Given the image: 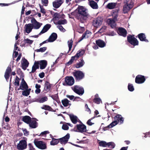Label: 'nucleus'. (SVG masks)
Returning <instances> with one entry per match:
<instances>
[{"label":"nucleus","instance_id":"ddd939ff","mask_svg":"<svg viewBox=\"0 0 150 150\" xmlns=\"http://www.w3.org/2000/svg\"><path fill=\"white\" fill-rule=\"evenodd\" d=\"M65 82L67 85L71 86L74 84V80L72 76H67L65 77Z\"/></svg>","mask_w":150,"mask_h":150},{"label":"nucleus","instance_id":"39448f33","mask_svg":"<svg viewBox=\"0 0 150 150\" xmlns=\"http://www.w3.org/2000/svg\"><path fill=\"white\" fill-rule=\"evenodd\" d=\"M127 40L128 42L134 46L138 45L139 42L134 37V35H129L127 36Z\"/></svg>","mask_w":150,"mask_h":150},{"label":"nucleus","instance_id":"e433bc0d","mask_svg":"<svg viewBox=\"0 0 150 150\" xmlns=\"http://www.w3.org/2000/svg\"><path fill=\"white\" fill-rule=\"evenodd\" d=\"M69 117L73 123L74 124L76 123L77 122V117L76 116H74L73 115H69Z\"/></svg>","mask_w":150,"mask_h":150},{"label":"nucleus","instance_id":"bb28decb","mask_svg":"<svg viewBox=\"0 0 150 150\" xmlns=\"http://www.w3.org/2000/svg\"><path fill=\"white\" fill-rule=\"evenodd\" d=\"M40 63V69H45L47 65V62L45 60L38 61Z\"/></svg>","mask_w":150,"mask_h":150},{"label":"nucleus","instance_id":"0eeeda50","mask_svg":"<svg viewBox=\"0 0 150 150\" xmlns=\"http://www.w3.org/2000/svg\"><path fill=\"white\" fill-rule=\"evenodd\" d=\"M99 146L103 147H110L111 149L114 148L115 146V144L113 142H110L107 143L106 142L104 141H101L98 143Z\"/></svg>","mask_w":150,"mask_h":150},{"label":"nucleus","instance_id":"ea45409f","mask_svg":"<svg viewBox=\"0 0 150 150\" xmlns=\"http://www.w3.org/2000/svg\"><path fill=\"white\" fill-rule=\"evenodd\" d=\"M70 102V101L66 98L62 100V103L63 105L65 107H67L68 105L69 102Z\"/></svg>","mask_w":150,"mask_h":150},{"label":"nucleus","instance_id":"412c9836","mask_svg":"<svg viewBox=\"0 0 150 150\" xmlns=\"http://www.w3.org/2000/svg\"><path fill=\"white\" fill-rule=\"evenodd\" d=\"M69 138L70 134H69L68 133L65 136L59 139L60 140V142L61 144H62L63 143L66 144L68 141Z\"/></svg>","mask_w":150,"mask_h":150},{"label":"nucleus","instance_id":"4d7b16f0","mask_svg":"<svg viewBox=\"0 0 150 150\" xmlns=\"http://www.w3.org/2000/svg\"><path fill=\"white\" fill-rule=\"evenodd\" d=\"M50 133V132L48 131H44L43 132H42L39 135V136H43L45 135H46L47 134H49Z\"/></svg>","mask_w":150,"mask_h":150},{"label":"nucleus","instance_id":"680f3d73","mask_svg":"<svg viewBox=\"0 0 150 150\" xmlns=\"http://www.w3.org/2000/svg\"><path fill=\"white\" fill-rule=\"evenodd\" d=\"M85 107L86 109V111L88 112H89L90 113H91V110L88 108V105L87 104H85Z\"/></svg>","mask_w":150,"mask_h":150},{"label":"nucleus","instance_id":"3c124183","mask_svg":"<svg viewBox=\"0 0 150 150\" xmlns=\"http://www.w3.org/2000/svg\"><path fill=\"white\" fill-rule=\"evenodd\" d=\"M24 91L22 92V95L23 96H27L30 93L28 92V91L26 89H25Z\"/></svg>","mask_w":150,"mask_h":150},{"label":"nucleus","instance_id":"dca6fc26","mask_svg":"<svg viewBox=\"0 0 150 150\" xmlns=\"http://www.w3.org/2000/svg\"><path fill=\"white\" fill-rule=\"evenodd\" d=\"M34 99L35 100H30L29 101V103H31L34 102H37L40 103H43L47 101L48 100V98L47 97L45 96L40 99L35 98Z\"/></svg>","mask_w":150,"mask_h":150},{"label":"nucleus","instance_id":"9d476101","mask_svg":"<svg viewBox=\"0 0 150 150\" xmlns=\"http://www.w3.org/2000/svg\"><path fill=\"white\" fill-rule=\"evenodd\" d=\"M146 79L145 76L141 75H137L135 78V82L138 84H141L144 83Z\"/></svg>","mask_w":150,"mask_h":150},{"label":"nucleus","instance_id":"79ce46f5","mask_svg":"<svg viewBox=\"0 0 150 150\" xmlns=\"http://www.w3.org/2000/svg\"><path fill=\"white\" fill-rule=\"evenodd\" d=\"M59 142L58 139L53 138H52V140L50 142V143L51 145H54L57 144Z\"/></svg>","mask_w":150,"mask_h":150},{"label":"nucleus","instance_id":"09e8293b","mask_svg":"<svg viewBox=\"0 0 150 150\" xmlns=\"http://www.w3.org/2000/svg\"><path fill=\"white\" fill-rule=\"evenodd\" d=\"M128 90L130 91H133L134 90V88L132 84L129 83L128 86Z\"/></svg>","mask_w":150,"mask_h":150},{"label":"nucleus","instance_id":"4be33fe9","mask_svg":"<svg viewBox=\"0 0 150 150\" xmlns=\"http://www.w3.org/2000/svg\"><path fill=\"white\" fill-rule=\"evenodd\" d=\"M25 32L27 33H29L32 30L33 28V25L32 24H26L25 25Z\"/></svg>","mask_w":150,"mask_h":150},{"label":"nucleus","instance_id":"b1692460","mask_svg":"<svg viewBox=\"0 0 150 150\" xmlns=\"http://www.w3.org/2000/svg\"><path fill=\"white\" fill-rule=\"evenodd\" d=\"M63 3L62 0H56L53 2V7L55 8H59Z\"/></svg>","mask_w":150,"mask_h":150},{"label":"nucleus","instance_id":"c756f323","mask_svg":"<svg viewBox=\"0 0 150 150\" xmlns=\"http://www.w3.org/2000/svg\"><path fill=\"white\" fill-rule=\"evenodd\" d=\"M40 63L39 62L35 61L34 62V64L32 67V70L31 72L34 73L35 72L37 69L39 68V64Z\"/></svg>","mask_w":150,"mask_h":150},{"label":"nucleus","instance_id":"473e14b6","mask_svg":"<svg viewBox=\"0 0 150 150\" xmlns=\"http://www.w3.org/2000/svg\"><path fill=\"white\" fill-rule=\"evenodd\" d=\"M31 118L30 117L26 115L23 117L22 120L27 124H28L31 122Z\"/></svg>","mask_w":150,"mask_h":150},{"label":"nucleus","instance_id":"49530a36","mask_svg":"<svg viewBox=\"0 0 150 150\" xmlns=\"http://www.w3.org/2000/svg\"><path fill=\"white\" fill-rule=\"evenodd\" d=\"M47 49V48L46 47H41L39 49H36L35 50V51L39 52H45Z\"/></svg>","mask_w":150,"mask_h":150},{"label":"nucleus","instance_id":"4c0bfd02","mask_svg":"<svg viewBox=\"0 0 150 150\" xmlns=\"http://www.w3.org/2000/svg\"><path fill=\"white\" fill-rule=\"evenodd\" d=\"M41 109L50 111H54L53 109L50 106L47 105H44L41 108Z\"/></svg>","mask_w":150,"mask_h":150},{"label":"nucleus","instance_id":"f3484780","mask_svg":"<svg viewBox=\"0 0 150 150\" xmlns=\"http://www.w3.org/2000/svg\"><path fill=\"white\" fill-rule=\"evenodd\" d=\"M117 33L119 35L122 36L124 37H126L127 36V30L124 28H119L118 29Z\"/></svg>","mask_w":150,"mask_h":150},{"label":"nucleus","instance_id":"aec40b11","mask_svg":"<svg viewBox=\"0 0 150 150\" xmlns=\"http://www.w3.org/2000/svg\"><path fill=\"white\" fill-rule=\"evenodd\" d=\"M91 34V33L88 30H86L85 32L84 33L82 36L80 37L78 41V42H80L84 38H88Z\"/></svg>","mask_w":150,"mask_h":150},{"label":"nucleus","instance_id":"6e6552de","mask_svg":"<svg viewBox=\"0 0 150 150\" xmlns=\"http://www.w3.org/2000/svg\"><path fill=\"white\" fill-rule=\"evenodd\" d=\"M72 88L75 93L80 96L83 95L84 93L83 88L79 86L75 85Z\"/></svg>","mask_w":150,"mask_h":150},{"label":"nucleus","instance_id":"774afa93","mask_svg":"<svg viewBox=\"0 0 150 150\" xmlns=\"http://www.w3.org/2000/svg\"><path fill=\"white\" fill-rule=\"evenodd\" d=\"M67 97L69 98L70 100H72L74 99V96L73 95H67L66 96Z\"/></svg>","mask_w":150,"mask_h":150},{"label":"nucleus","instance_id":"7c9ffc66","mask_svg":"<svg viewBox=\"0 0 150 150\" xmlns=\"http://www.w3.org/2000/svg\"><path fill=\"white\" fill-rule=\"evenodd\" d=\"M116 21L112 19L109 18L107 20V23L109 25H110L112 28L114 27L115 26V22Z\"/></svg>","mask_w":150,"mask_h":150},{"label":"nucleus","instance_id":"6e6d98bb","mask_svg":"<svg viewBox=\"0 0 150 150\" xmlns=\"http://www.w3.org/2000/svg\"><path fill=\"white\" fill-rule=\"evenodd\" d=\"M106 27L105 26L102 27L98 31V32L100 33H102L105 31V30L106 29Z\"/></svg>","mask_w":150,"mask_h":150},{"label":"nucleus","instance_id":"72a5a7b5","mask_svg":"<svg viewBox=\"0 0 150 150\" xmlns=\"http://www.w3.org/2000/svg\"><path fill=\"white\" fill-rule=\"evenodd\" d=\"M52 84L47 81H46L44 84V89L45 91H48L50 90Z\"/></svg>","mask_w":150,"mask_h":150},{"label":"nucleus","instance_id":"2f4dec72","mask_svg":"<svg viewBox=\"0 0 150 150\" xmlns=\"http://www.w3.org/2000/svg\"><path fill=\"white\" fill-rule=\"evenodd\" d=\"M89 5L93 9H97L98 8V6L97 3L94 1L92 0L89 1Z\"/></svg>","mask_w":150,"mask_h":150},{"label":"nucleus","instance_id":"338daca9","mask_svg":"<svg viewBox=\"0 0 150 150\" xmlns=\"http://www.w3.org/2000/svg\"><path fill=\"white\" fill-rule=\"evenodd\" d=\"M19 80H15V81L14 82V85L16 86H18L19 85Z\"/></svg>","mask_w":150,"mask_h":150},{"label":"nucleus","instance_id":"f704fd0d","mask_svg":"<svg viewBox=\"0 0 150 150\" xmlns=\"http://www.w3.org/2000/svg\"><path fill=\"white\" fill-rule=\"evenodd\" d=\"M85 62L83 59V57L80 59V61L78 63L75 64V67L76 68H79L82 67L84 64Z\"/></svg>","mask_w":150,"mask_h":150},{"label":"nucleus","instance_id":"69168bd1","mask_svg":"<svg viewBox=\"0 0 150 150\" xmlns=\"http://www.w3.org/2000/svg\"><path fill=\"white\" fill-rule=\"evenodd\" d=\"M42 1L45 6H47V5L48 3V0H42Z\"/></svg>","mask_w":150,"mask_h":150},{"label":"nucleus","instance_id":"6ab92c4d","mask_svg":"<svg viewBox=\"0 0 150 150\" xmlns=\"http://www.w3.org/2000/svg\"><path fill=\"white\" fill-rule=\"evenodd\" d=\"M136 37H138L141 41H144L146 42H149L148 40L146 39V36L144 33H139Z\"/></svg>","mask_w":150,"mask_h":150},{"label":"nucleus","instance_id":"c03bdc74","mask_svg":"<svg viewBox=\"0 0 150 150\" xmlns=\"http://www.w3.org/2000/svg\"><path fill=\"white\" fill-rule=\"evenodd\" d=\"M73 42L72 39H71L68 41L69 49L68 52H67V53H68L71 50V48L72 47L73 45Z\"/></svg>","mask_w":150,"mask_h":150},{"label":"nucleus","instance_id":"f03ea898","mask_svg":"<svg viewBox=\"0 0 150 150\" xmlns=\"http://www.w3.org/2000/svg\"><path fill=\"white\" fill-rule=\"evenodd\" d=\"M72 74L76 81H79L85 77L84 74L81 70H75Z\"/></svg>","mask_w":150,"mask_h":150},{"label":"nucleus","instance_id":"4468645a","mask_svg":"<svg viewBox=\"0 0 150 150\" xmlns=\"http://www.w3.org/2000/svg\"><path fill=\"white\" fill-rule=\"evenodd\" d=\"M11 71V65H9L6 69L4 75V77L7 81H8L10 77V74Z\"/></svg>","mask_w":150,"mask_h":150},{"label":"nucleus","instance_id":"603ef678","mask_svg":"<svg viewBox=\"0 0 150 150\" xmlns=\"http://www.w3.org/2000/svg\"><path fill=\"white\" fill-rule=\"evenodd\" d=\"M24 42L25 43H28L31 45L33 43V41L31 40L28 38H27L24 40Z\"/></svg>","mask_w":150,"mask_h":150},{"label":"nucleus","instance_id":"de8ad7c7","mask_svg":"<svg viewBox=\"0 0 150 150\" xmlns=\"http://www.w3.org/2000/svg\"><path fill=\"white\" fill-rule=\"evenodd\" d=\"M61 18L59 13L56 12L54 13L53 15L54 19L56 20L57 19H59Z\"/></svg>","mask_w":150,"mask_h":150},{"label":"nucleus","instance_id":"423d86ee","mask_svg":"<svg viewBox=\"0 0 150 150\" xmlns=\"http://www.w3.org/2000/svg\"><path fill=\"white\" fill-rule=\"evenodd\" d=\"M34 143L35 146L39 149L43 150L47 148L46 143L43 141L35 140Z\"/></svg>","mask_w":150,"mask_h":150},{"label":"nucleus","instance_id":"864d4df0","mask_svg":"<svg viewBox=\"0 0 150 150\" xmlns=\"http://www.w3.org/2000/svg\"><path fill=\"white\" fill-rule=\"evenodd\" d=\"M21 84V86H22V88H23L24 90L28 88V86L26 83Z\"/></svg>","mask_w":150,"mask_h":150},{"label":"nucleus","instance_id":"393cba45","mask_svg":"<svg viewBox=\"0 0 150 150\" xmlns=\"http://www.w3.org/2000/svg\"><path fill=\"white\" fill-rule=\"evenodd\" d=\"M57 35L56 33H52L49 37L47 42H52L54 41L57 38Z\"/></svg>","mask_w":150,"mask_h":150},{"label":"nucleus","instance_id":"2eb2a0df","mask_svg":"<svg viewBox=\"0 0 150 150\" xmlns=\"http://www.w3.org/2000/svg\"><path fill=\"white\" fill-rule=\"evenodd\" d=\"M31 22L33 23V28L36 29L39 28L42 25V23L38 22L34 18L31 20Z\"/></svg>","mask_w":150,"mask_h":150},{"label":"nucleus","instance_id":"052dcab7","mask_svg":"<svg viewBox=\"0 0 150 150\" xmlns=\"http://www.w3.org/2000/svg\"><path fill=\"white\" fill-rule=\"evenodd\" d=\"M94 117H93L91 118V119H89L87 122V124L89 126H91L94 123H92L91 122V121L92 120Z\"/></svg>","mask_w":150,"mask_h":150},{"label":"nucleus","instance_id":"a878e982","mask_svg":"<svg viewBox=\"0 0 150 150\" xmlns=\"http://www.w3.org/2000/svg\"><path fill=\"white\" fill-rule=\"evenodd\" d=\"M80 57L78 55V54H76V55L74 56L71 57V59L67 63H66V65L67 66H69V65L71 64L74 60H77Z\"/></svg>","mask_w":150,"mask_h":150},{"label":"nucleus","instance_id":"a18cd8bd","mask_svg":"<svg viewBox=\"0 0 150 150\" xmlns=\"http://www.w3.org/2000/svg\"><path fill=\"white\" fill-rule=\"evenodd\" d=\"M93 102L97 104H99L101 102H102V101L99 98L95 97L93 100Z\"/></svg>","mask_w":150,"mask_h":150},{"label":"nucleus","instance_id":"bf43d9fd","mask_svg":"<svg viewBox=\"0 0 150 150\" xmlns=\"http://www.w3.org/2000/svg\"><path fill=\"white\" fill-rule=\"evenodd\" d=\"M62 128L64 130H67L69 129V127L67 125L63 124L62 127Z\"/></svg>","mask_w":150,"mask_h":150},{"label":"nucleus","instance_id":"37998d69","mask_svg":"<svg viewBox=\"0 0 150 150\" xmlns=\"http://www.w3.org/2000/svg\"><path fill=\"white\" fill-rule=\"evenodd\" d=\"M67 20L65 19H64L63 20H60L58 21L57 23V24L60 25H64L67 24Z\"/></svg>","mask_w":150,"mask_h":150},{"label":"nucleus","instance_id":"a211bd4d","mask_svg":"<svg viewBox=\"0 0 150 150\" xmlns=\"http://www.w3.org/2000/svg\"><path fill=\"white\" fill-rule=\"evenodd\" d=\"M132 7L133 6L132 4L126 3L123 6V11L124 13H127Z\"/></svg>","mask_w":150,"mask_h":150},{"label":"nucleus","instance_id":"7ed1b4c3","mask_svg":"<svg viewBox=\"0 0 150 150\" xmlns=\"http://www.w3.org/2000/svg\"><path fill=\"white\" fill-rule=\"evenodd\" d=\"M114 119L115 120L110 124L112 127L117 125L119 122L122 124L124 121L123 118L119 114H117L114 117Z\"/></svg>","mask_w":150,"mask_h":150},{"label":"nucleus","instance_id":"cd10ccee","mask_svg":"<svg viewBox=\"0 0 150 150\" xmlns=\"http://www.w3.org/2000/svg\"><path fill=\"white\" fill-rule=\"evenodd\" d=\"M96 45L100 47H103L106 45L105 42L103 40L100 39L96 40Z\"/></svg>","mask_w":150,"mask_h":150},{"label":"nucleus","instance_id":"5701e85b","mask_svg":"<svg viewBox=\"0 0 150 150\" xmlns=\"http://www.w3.org/2000/svg\"><path fill=\"white\" fill-rule=\"evenodd\" d=\"M51 25L50 24H47L43 27L42 30L39 33V35H41L47 32L51 28Z\"/></svg>","mask_w":150,"mask_h":150},{"label":"nucleus","instance_id":"9b49d317","mask_svg":"<svg viewBox=\"0 0 150 150\" xmlns=\"http://www.w3.org/2000/svg\"><path fill=\"white\" fill-rule=\"evenodd\" d=\"M103 22L102 19L100 17H98L93 20V25L95 27H98L102 24Z\"/></svg>","mask_w":150,"mask_h":150},{"label":"nucleus","instance_id":"5fc2aeb1","mask_svg":"<svg viewBox=\"0 0 150 150\" xmlns=\"http://www.w3.org/2000/svg\"><path fill=\"white\" fill-rule=\"evenodd\" d=\"M57 27L62 32H64L66 31L65 29L61 25H57Z\"/></svg>","mask_w":150,"mask_h":150},{"label":"nucleus","instance_id":"1a4fd4ad","mask_svg":"<svg viewBox=\"0 0 150 150\" xmlns=\"http://www.w3.org/2000/svg\"><path fill=\"white\" fill-rule=\"evenodd\" d=\"M27 144L25 140H22L19 142V143L17 144V148L19 150H22L27 148Z\"/></svg>","mask_w":150,"mask_h":150},{"label":"nucleus","instance_id":"58836bf2","mask_svg":"<svg viewBox=\"0 0 150 150\" xmlns=\"http://www.w3.org/2000/svg\"><path fill=\"white\" fill-rule=\"evenodd\" d=\"M53 100H55L58 103H60L59 100V99L58 96V94L57 93L54 95L50 96Z\"/></svg>","mask_w":150,"mask_h":150},{"label":"nucleus","instance_id":"c9c22d12","mask_svg":"<svg viewBox=\"0 0 150 150\" xmlns=\"http://www.w3.org/2000/svg\"><path fill=\"white\" fill-rule=\"evenodd\" d=\"M118 10H114L112 11V19L117 21V18L118 16Z\"/></svg>","mask_w":150,"mask_h":150},{"label":"nucleus","instance_id":"20e7f679","mask_svg":"<svg viewBox=\"0 0 150 150\" xmlns=\"http://www.w3.org/2000/svg\"><path fill=\"white\" fill-rule=\"evenodd\" d=\"M74 129L75 132L83 133L86 132V126L81 123V124L77 125L74 127Z\"/></svg>","mask_w":150,"mask_h":150},{"label":"nucleus","instance_id":"c85d7f7f","mask_svg":"<svg viewBox=\"0 0 150 150\" xmlns=\"http://www.w3.org/2000/svg\"><path fill=\"white\" fill-rule=\"evenodd\" d=\"M23 62L22 63V68L24 70H25L28 67L29 63L27 60L25 58L23 59Z\"/></svg>","mask_w":150,"mask_h":150},{"label":"nucleus","instance_id":"0e129e2a","mask_svg":"<svg viewBox=\"0 0 150 150\" xmlns=\"http://www.w3.org/2000/svg\"><path fill=\"white\" fill-rule=\"evenodd\" d=\"M28 146L29 147L30 150H35V149L31 143H29L28 144Z\"/></svg>","mask_w":150,"mask_h":150},{"label":"nucleus","instance_id":"f8f14e48","mask_svg":"<svg viewBox=\"0 0 150 150\" xmlns=\"http://www.w3.org/2000/svg\"><path fill=\"white\" fill-rule=\"evenodd\" d=\"M38 120L36 118H33L31 120V122L28 124L29 126L31 128H35L38 126V123L36 122Z\"/></svg>","mask_w":150,"mask_h":150},{"label":"nucleus","instance_id":"13d9d810","mask_svg":"<svg viewBox=\"0 0 150 150\" xmlns=\"http://www.w3.org/2000/svg\"><path fill=\"white\" fill-rule=\"evenodd\" d=\"M40 12L42 13L45 14L46 13V10L43 7V6H40Z\"/></svg>","mask_w":150,"mask_h":150},{"label":"nucleus","instance_id":"a19ab883","mask_svg":"<svg viewBox=\"0 0 150 150\" xmlns=\"http://www.w3.org/2000/svg\"><path fill=\"white\" fill-rule=\"evenodd\" d=\"M116 4L114 3H109L107 5V8L110 9L114 8Z\"/></svg>","mask_w":150,"mask_h":150},{"label":"nucleus","instance_id":"8fccbe9b","mask_svg":"<svg viewBox=\"0 0 150 150\" xmlns=\"http://www.w3.org/2000/svg\"><path fill=\"white\" fill-rule=\"evenodd\" d=\"M85 53V51L84 50H79L76 54H78V55L80 57L82 56Z\"/></svg>","mask_w":150,"mask_h":150},{"label":"nucleus","instance_id":"e2e57ef3","mask_svg":"<svg viewBox=\"0 0 150 150\" xmlns=\"http://www.w3.org/2000/svg\"><path fill=\"white\" fill-rule=\"evenodd\" d=\"M112 127H111V126L110 125H108L107 126L103 127V129L104 131H106L108 130V129H110V128H111Z\"/></svg>","mask_w":150,"mask_h":150},{"label":"nucleus","instance_id":"f257e3e1","mask_svg":"<svg viewBox=\"0 0 150 150\" xmlns=\"http://www.w3.org/2000/svg\"><path fill=\"white\" fill-rule=\"evenodd\" d=\"M71 14L81 22L87 20L90 16L88 10L84 7L80 6Z\"/></svg>","mask_w":150,"mask_h":150}]
</instances>
